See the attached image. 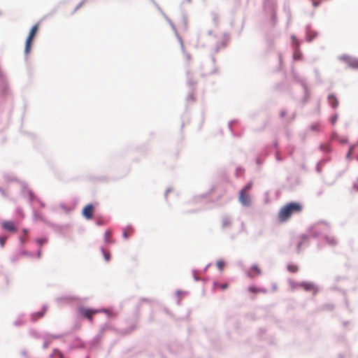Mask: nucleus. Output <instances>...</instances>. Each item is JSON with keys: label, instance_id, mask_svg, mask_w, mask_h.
Returning <instances> with one entry per match:
<instances>
[{"label": "nucleus", "instance_id": "2eb2a0df", "mask_svg": "<svg viewBox=\"0 0 358 358\" xmlns=\"http://www.w3.org/2000/svg\"><path fill=\"white\" fill-rule=\"evenodd\" d=\"M287 268L290 273H296L299 269L297 265L292 264H288Z\"/></svg>", "mask_w": 358, "mask_h": 358}, {"label": "nucleus", "instance_id": "5701e85b", "mask_svg": "<svg viewBox=\"0 0 358 358\" xmlns=\"http://www.w3.org/2000/svg\"><path fill=\"white\" fill-rule=\"evenodd\" d=\"M6 241V237H0V245L1 248L4 247Z\"/></svg>", "mask_w": 358, "mask_h": 358}, {"label": "nucleus", "instance_id": "9b49d317", "mask_svg": "<svg viewBox=\"0 0 358 358\" xmlns=\"http://www.w3.org/2000/svg\"><path fill=\"white\" fill-rule=\"evenodd\" d=\"M134 232V229L131 226H127L123 230V238L124 239L129 238L130 236L133 235Z\"/></svg>", "mask_w": 358, "mask_h": 358}, {"label": "nucleus", "instance_id": "6ab92c4d", "mask_svg": "<svg viewBox=\"0 0 358 358\" xmlns=\"http://www.w3.org/2000/svg\"><path fill=\"white\" fill-rule=\"evenodd\" d=\"M105 241L107 243H109L110 242V237L111 236V233L110 231H106L105 232Z\"/></svg>", "mask_w": 358, "mask_h": 358}, {"label": "nucleus", "instance_id": "bb28decb", "mask_svg": "<svg viewBox=\"0 0 358 358\" xmlns=\"http://www.w3.org/2000/svg\"><path fill=\"white\" fill-rule=\"evenodd\" d=\"M23 232H24V234H27V229H24Z\"/></svg>", "mask_w": 358, "mask_h": 358}, {"label": "nucleus", "instance_id": "7c9ffc66", "mask_svg": "<svg viewBox=\"0 0 358 358\" xmlns=\"http://www.w3.org/2000/svg\"><path fill=\"white\" fill-rule=\"evenodd\" d=\"M357 190H358V187H357Z\"/></svg>", "mask_w": 358, "mask_h": 358}, {"label": "nucleus", "instance_id": "7ed1b4c3", "mask_svg": "<svg viewBox=\"0 0 358 358\" xmlns=\"http://www.w3.org/2000/svg\"><path fill=\"white\" fill-rule=\"evenodd\" d=\"M299 287H301L306 292H311L313 295H315L318 292L317 287L313 282H302L299 284Z\"/></svg>", "mask_w": 358, "mask_h": 358}, {"label": "nucleus", "instance_id": "a211bd4d", "mask_svg": "<svg viewBox=\"0 0 358 358\" xmlns=\"http://www.w3.org/2000/svg\"><path fill=\"white\" fill-rule=\"evenodd\" d=\"M302 55L300 51L296 50L294 53V59L296 60H299L301 59Z\"/></svg>", "mask_w": 358, "mask_h": 358}, {"label": "nucleus", "instance_id": "b1692460", "mask_svg": "<svg viewBox=\"0 0 358 358\" xmlns=\"http://www.w3.org/2000/svg\"><path fill=\"white\" fill-rule=\"evenodd\" d=\"M230 224H231L230 221L226 219L223 221L222 225H223V227H227V226L230 225Z\"/></svg>", "mask_w": 358, "mask_h": 358}, {"label": "nucleus", "instance_id": "f8f14e48", "mask_svg": "<svg viewBox=\"0 0 358 358\" xmlns=\"http://www.w3.org/2000/svg\"><path fill=\"white\" fill-rule=\"evenodd\" d=\"M328 101L333 108H336L338 105V101L334 94L329 95Z\"/></svg>", "mask_w": 358, "mask_h": 358}, {"label": "nucleus", "instance_id": "39448f33", "mask_svg": "<svg viewBox=\"0 0 358 358\" xmlns=\"http://www.w3.org/2000/svg\"><path fill=\"white\" fill-rule=\"evenodd\" d=\"M321 226L328 227L326 222H318L313 224L309 229L310 234L313 236H317L320 234Z\"/></svg>", "mask_w": 358, "mask_h": 358}, {"label": "nucleus", "instance_id": "0eeeda50", "mask_svg": "<svg viewBox=\"0 0 358 358\" xmlns=\"http://www.w3.org/2000/svg\"><path fill=\"white\" fill-rule=\"evenodd\" d=\"M94 212V207L92 204H87L83 209L82 215L87 220H91L93 217Z\"/></svg>", "mask_w": 358, "mask_h": 358}, {"label": "nucleus", "instance_id": "f03ea898", "mask_svg": "<svg viewBox=\"0 0 358 358\" xmlns=\"http://www.w3.org/2000/svg\"><path fill=\"white\" fill-rule=\"evenodd\" d=\"M38 28H39V24H38V23H37L31 27V29L29 31V36H28V37L26 40V43H25L24 53L26 55H28L31 51L32 43H33L34 37L36 35Z\"/></svg>", "mask_w": 358, "mask_h": 358}, {"label": "nucleus", "instance_id": "423d86ee", "mask_svg": "<svg viewBox=\"0 0 358 358\" xmlns=\"http://www.w3.org/2000/svg\"><path fill=\"white\" fill-rule=\"evenodd\" d=\"M308 244V237L306 235L302 234L297 238L296 243V250L297 252H300L303 248V246Z\"/></svg>", "mask_w": 358, "mask_h": 358}, {"label": "nucleus", "instance_id": "9d476101", "mask_svg": "<svg viewBox=\"0 0 358 358\" xmlns=\"http://www.w3.org/2000/svg\"><path fill=\"white\" fill-rule=\"evenodd\" d=\"M2 227L4 229L8 230L11 232L16 231L17 228L15 227L14 223L12 221H5L2 224Z\"/></svg>", "mask_w": 358, "mask_h": 358}, {"label": "nucleus", "instance_id": "412c9836", "mask_svg": "<svg viewBox=\"0 0 358 358\" xmlns=\"http://www.w3.org/2000/svg\"><path fill=\"white\" fill-rule=\"evenodd\" d=\"M252 183L250 182L245 186V187L242 189V191H245V192H248L252 188Z\"/></svg>", "mask_w": 358, "mask_h": 358}, {"label": "nucleus", "instance_id": "f3484780", "mask_svg": "<svg viewBox=\"0 0 358 358\" xmlns=\"http://www.w3.org/2000/svg\"><path fill=\"white\" fill-rule=\"evenodd\" d=\"M214 285L216 288H220L222 289H226L228 287L227 283H223V284L215 283Z\"/></svg>", "mask_w": 358, "mask_h": 358}, {"label": "nucleus", "instance_id": "20e7f679", "mask_svg": "<svg viewBox=\"0 0 358 358\" xmlns=\"http://www.w3.org/2000/svg\"><path fill=\"white\" fill-rule=\"evenodd\" d=\"M79 311L83 317L88 319L91 322L93 321V315L100 312L99 310H92L85 308H80Z\"/></svg>", "mask_w": 358, "mask_h": 358}, {"label": "nucleus", "instance_id": "c85d7f7f", "mask_svg": "<svg viewBox=\"0 0 358 358\" xmlns=\"http://www.w3.org/2000/svg\"><path fill=\"white\" fill-rule=\"evenodd\" d=\"M38 257L41 256V251L38 252Z\"/></svg>", "mask_w": 358, "mask_h": 358}, {"label": "nucleus", "instance_id": "4468645a", "mask_svg": "<svg viewBox=\"0 0 358 358\" xmlns=\"http://www.w3.org/2000/svg\"><path fill=\"white\" fill-rule=\"evenodd\" d=\"M259 274H261L260 268L256 265L252 266V267L251 268V271L249 273V275L250 277H255Z\"/></svg>", "mask_w": 358, "mask_h": 358}, {"label": "nucleus", "instance_id": "6e6552de", "mask_svg": "<svg viewBox=\"0 0 358 358\" xmlns=\"http://www.w3.org/2000/svg\"><path fill=\"white\" fill-rule=\"evenodd\" d=\"M342 59L347 63L348 66L353 69H358V59L343 56Z\"/></svg>", "mask_w": 358, "mask_h": 358}, {"label": "nucleus", "instance_id": "dca6fc26", "mask_svg": "<svg viewBox=\"0 0 358 358\" xmlns=\"http://www.w3.org/2000/svg\"><path fill=\"white\" fill-rule=\"evenodd\" d=\"M327 242L331 245H336L338 243L337 239L333 236H327L326 237Z\"/></svg>", "mask_w": 358, "mask_h": 358}, {"label": "nucleus", "instance_id": "aec40b11", "mask_svg": "<svg viewBox=\"0 0 358 358\" xmlns=\"http://www.w3.org/2000/svg\"><path fill=\"white\" fill-rule=\"evenodd\" d=\"M103 256H104V258H105L106 261L108 262L110 260V253L108 252H106L104 250H103Z\"/></svg>", "mask_w": 358, "mask_h": 358}, {"label": "nucleus", "instance_id": "4be33fe9", "mask_svg": "<svg viewBox=\"0 0 358 358\" xmlns=\"http://www.w3.org/2000/svg\"><path fill=\"white\" fill-rule=\"evenodd\" d=\"M224 266V263L222 261H218L217 262V266L220 271H222L223 269Z\"/></svg>", "mask_w": 358, "mask_h": 358}, {"label": "nucleus", "instance_id": "393cba45", "mask_svg": "<svg viewBox=\"0 0 358 358\" xmlns=\"http://www.w3.org/2000/svg\"><path fill=\"white\" fill-rule=\"evenodd\" d=\"M337 120V115H334L331 118L332 124H335Z\"/></svg>", "mask_w": 358, "mask_h": 358}, {"label": "nucleus", "instance_id": "a878e982", "mask_svg": "<svg viewBox=\"0 0 358 358\" xmlns=\"http://www.w3.org/2000/svg\"><path fill=\"white\" fill-rule=\"evenodd\" d=\"M38 243L41 245L44 243V241L42 239H39V240H38Z\"/></svg>", "mask_w": 358, "mask_h": 358}, {"label": "nucleus", "instance_id": "c756f323", "mask_svg": "<svg viewBox=\"0 0 358 358\" xmlns=\"http://www.w3.org/2000/svg\"><path fill=\"white\" fill-rule=\"evenodd\" d=\"M357 190H358V187H357Z\"/></svg>", "mask_w": 358, "mask_h": 358}, {"label": "nucleus", "instance_id": "ddd939ff", "mask_svg": "<svg viewBox=\"0 0 358 358\" xmlns=\"http://www.w3.org/2000/svg\"><path fill=\"white\" fill-rule=\"evenodd\" d=\"M248 291L252 294H259V293H266V290L262 288H258L255 286H250L248 287Z\"/></svg>", "mask_w": 358, "mask_h": 358}, {"label": "nucleus", "instance_id": "f257e3e1", "mask_svg": "<svg viewBox=\"0 0 358 358\" xmlns=\"http://www.w3.org/2000/svg\"><path fill=\"white\" fill-rule=\"evenodd\" d=\"M302 210V206L297 202H291L282 206L278 212V217L280 222L287 221L294 213Z\"/></svg>", "mask_w": 358, "mask_h": 358}, {"label": "nucleus", "instance_id": "1a4fd4ad", "mask_svg": "<svg viewBox=\"0 0 358 358\" xmlns=\"http://www.w3.org/2000/svg\"><path fill=\"white\" fill-rule=\"evenodd\" d=\"M239 201L245 206H248L250 204V196L248 194V192H245V191H241L239 194Z\"/></svg>", "mask_w": 358, "mask_h": 358}, {"label": "nucleus", "instance_id": "cd10ccee", "mask_svg": "<svg viewBox=\"0 0 358 358\" xmlns=\"http://www.w3.org/2000/svg\"><path fill=\"white\" fill-rule=\"evenodd\" d=\"M281 115H282V116H284V115H285V113H284V112H282V113H281Z\"/></svg>", "mask_w": 358, "mask_h": 358}]
</instances>
